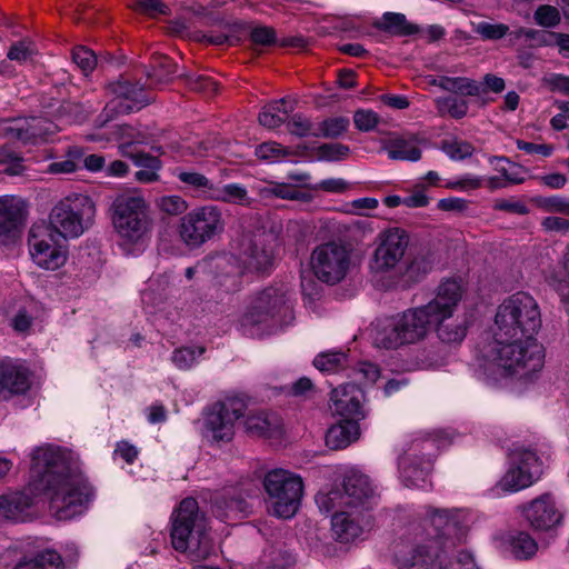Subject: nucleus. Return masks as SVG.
<instances>
[{
	"label": "nucleus",
	"instance_id": "obj_1",
	"mask_svg": "<svg viewBox=\"0 0 569 569\" xmlns=\"http://www.w3.org/2000/svg\"><path fill=\"white\" fill-rule=\"evenodd\" d=\"M94 496L77 465H32L22 490L0 495V520L24 521L42 499L58 520H71L88 510Z\"/></svg>",
	"mask_w": 569,
	"mask_h": 569
},
{
	"label": "nucleus",
	"instance_id": "obj_2",
	"mask_svg": "<svg viewBox=\"0 0 569 569\" xmlns=\"http://www.w3.org/2000/svg\"><path fill=\"white\" fill-rule=\"evenodd\" d=\"M420 516L393 541V562L398 569H445L447 552L459 540L462 512L425 507Z\"/></svg>",
	"mask_w": 569,
	"mask_h": 569
},
{
	"label": "nucleus",
	"instance_id": "obj_3",
	"mask_svg": "<svg viewBox=\"0 0 569 569\" xmlns=\"http://www.w3.org/2000/svg\"><path fill=\"white\" fill-rule=\"evenodd\" d=\"M248 399L243 396H229L216 402L204 419L206 435L214 441H230L234 436V422L246 417L244 430L254 437L278 439L282 436L280 419L263 411L247 415Z\"/></svg>",
	"mask_w": 569,
	"mask_h": 569
},
{
	"label": "nucleus",
	"instance_id": "obj_4",
	"mask_svg": "<svg viewBox=\"0 0 569 569\" xmlns=\"http://www.w3.org/2000/svg\"><path fill=\"white\" fill-rule=\"evenodd\" d=\"M449 309L431 299L428 303L410 308L377 325L373 343L378 348L397 349L426 338L435 320L449 315Z\"/></svg>",
	"mask_w": 569,
	"mask_h": 569
},
{
	"label": "nucleus",
	"instance_id": "obj_5",
	"mask_svg": "<svg viewBox=\"0 0 569 569\" xmlns=\"http://www.w3.org/2000/svg\"><path fill=\"white\" fill-rule=\"evenodd\" d=\"M293 320L292 295L283 286H271L257 292L242 317V327L250 336L262 337Z\"/></svg>",
	"mask_w": 569,
	"mask_h": 569
},
{
	"label": "nucleus",
	"instance_id": "obj_6",
	"mask_svg": "<svg viewBox=\"0 0 569 569\" xmlns=\"http://www.w3.org/2000/svg\"><path fill=\"white\" fill-rule=\"evenodd\" d=\"M208 520L200 511L194 498H184L171 515V543L180 552H186L191 560L206 559L213 550L208 532Z\"/></svg>",
	"mask_w": 569,
	"mask_h": 569
},
{
	"label": "nucleus",
	"instance_id": "obj_7",
	"mask_svg": "<svg viewBox=\"0 0 569 569\" xmlns=\"http://www.w3.org/2000/svg\"><path fill=\"white\" fill-rule=\"evenodd\" d=\"M543 363V347L535 337L500 339V378L527 386L537 379Z\"/></svg>",
	"mask_w": 569,
	"mask_h": 569
},
{
	"label": "nucleus",
	"instance_id": "obj_8",
	"mask_svg": "<svg viewBox=\"0 0 569 569\" xmlns=\"http://www.w3.org/2000/svg\"><path fill=\"white\" fill-rule=\"evenodd\" d=\"M541 326L539 303L529 292L517 291L500 303V338L535 337Z\"/></svg>",
	"mask_w": 569,
	"mask_h": 569
},
{
	"label": "nucleus",
	"instance_id": "obj_9",
	"mask_svg": "<svg viewBox=\"0 0 569 569\" xmlns=\"http://www.w3.org/2000/svg\"><path fill=\"white\" fill-rule=\"evenodd\" d=\"M268 512L279 519H291L298 512L303 497L302 478L283 468H276L263 478Z\"/></svg>",
	"mask_w": 569,
	"mask_h": 569
},
{
	"label": "nucleus",
	"instance_id": "obj_10",
	"mask_svg": "<svg viewBox=\"0 0 569 569\" xmlns=\"http://www.w3.org/2000/svg\"><path fill=\"white\" fill-rule=\"evenodd\" d=\"M96 216L93 200L82 193H71L59 200L49 214V227L62 238H78L88 230Z\"/></svg>",
	"mask_w": 569,
	"mask_h": 569
},
{
	"label": "nucleus",
	"instance_id": "obj_11",
	"mask_svg": "<svg viewBox=\"0 0 569 569\" xmlns=\"http://www.w3.org/2000/svg\"><path fill=\"white\" fill-rule=\"evenodd\" d=\"M110 210L113 227L122 239L136 243L149 231L151 219L143 197L119 194Z\"/></svg>",
	"mask_w": 569,
	"mask_h": 569
},
{
	"label": "nucleus",
	"instance_id": "obj_12",
	"mask_svg": "<svg viewBox=\"0 0 569 569\" xmlns=\"http://www.w3.org/2000/svg\"><path fill=\"white\" fill-rule=\"evenodd\" d=\"M313 276L328 286L342 282L352 267V249L341 241H328L313 248L310 256Z\"/></svg>",
	"mask_w": 569,
	"mask_h": 569
},
{
	"label": "nucleus",
	"instance_id": "obj_13",
	"mask_svg": "<svg viewBox=\"0 0 569 569\" xmlns=\"http://www.w3.org/2000/svg\"><path fill=\"white\" fill-rule=\"evenodd\" d=\"M224 229L221 210L216 206H203L186 213L178 227L181 241L196 249L213 239Z\"/></svg>",
	"mask_w": 569,
	"mask_h": 569
},
{
	"label": "nucleus",
	"instance_id": "obj_14",
	"mask_svg": "<svg viewBox=\"0 0 569 569\" xmlns=\"http://www.w3.org/2000/svg\"><path fill=\"white\" fill-rule=\"evenodd\" d=\"M463 290L461 284L456 280H446L441 282L436 292V299L440 305H446L449 315L437 319L433 322L438 338L445 343H461L467 336L468 319L466 316L452 319L457 307L462 299Z\"/></svg>",
	"mask_w": 569,
	"mask_h": 569
},
{
	"label": "nucleus",
	"instance_id": "obj_15",
	"mask_svg": "<svg viewBox=\"0 0 569 569\" xmlns=\"http://www.w3.org/2000/svg\"><path fill=\"white\" fill-rule=\"evenodd\" d=\"M237 261L226 271V292H232L239 288V279L244 270L267 271L272 264V249L266 244L263 234L243 237L239 254H232Z\"/></svg>",
	"mask_w": 569,
	"mask_h": 569
},
{
	"label": "nucleus",
	"instance_id": "obj_16",
	"mask_svg": "<svg viewBox=\"0 0 569 569\" xmlns=\"http://www.w3.org/2000/svg\"><path fill=\"white\" fill-rule=\"evenodd\" d=\"M62 238L44 223L33 224L29 230L28 246L32 260L40 268L57 270L67 260V251L57 243Z\"/></svg>",
	"mask_w": 569,
	"mask_h": 569
},
{
	"label": "nucleus",
	"instance_id": "obj_17",
	"mask_svg": "<svg viewBox=\"0 0 569 569\" xmlns=\"http://www.w3.org/2000/svg\"><path fill=\"white\" fill-rule=\"evenodd\" d=\"M116 94L104 107L97 122L103 127L118 114H127L148 104L144 84L121 79L111 86Z\"/></svg>",
	"mask_w": 569,
	"mask_h": 569
},
{
	"label": "nucleus",
	"instance_id": "obj_18",
	"mask_svg": "<svg viewBox=\"0 0 569 569\" xmlns=\"http://www.w3.org/2000/svg\"><path fill=\"white\" fill-rule=\"evenodd\" d=\"M409 244L407 232L400 228H391L378 236V244L373 252L370 268L375 272H386L396 268L402 260Z\"/></svg>",
	"mask_w": 569,
	"mask_h": 569
},
{
	"label": "nucleus",
	"instance_id": "obj_19",
	"mask_svg": "<svg viewBox=\"0 0 569 569\" xmlns=\"http://www.w3.org/2000/svg\"><path fill=\"white\" fill-rule=\"evenodd\" d=\"M521 515L535 530L548 531L562 522L563 511L551 493H543L519 507Z\"/></svg>",
	"mask_w": 569,
	"mask_h": 569
},
{
	"label": "nucleus",
	"instance_id": "obj_20",
	"mask_svg": "<svg viewBox=\"0 0 569 569\" xmlns=\"http://www.w3.org/2000/svg\"><path fill=\"white\" fill-rule=\"evenodd\" d=\"M58 129V126L43 117H30L16 119L1 123L4 136L22 141L23 143H37L47 140Z\"/></svg>",
	"mask_w": 569,
	"mask_h": 569
},
{
	"label": "nucleus",
	"instance_id": "obj_21",
	"mask_svg": "<svg viewBox=\"0 0 569 569\" xmlns=\"http://www.w3.org/2000/svg\"><path fill=\"white\" fill-rule=\"evenodd\" d=\"M372 528L371 516L358 511H337L331 518L335 538L342 543L363 540Z\"/></svg>",
	"mask_w": 569,
	"mask_h": 569
},
{
	"label": "nucleus",
	"instance_id": "obj_22",
	"mask_svg": "<svg viewBox=\"0 0 569 569\" xmlns=\"http://www.w3.org/2000/svg\"><path fill=\"white\" fill-rule=\"evenodd\" d=\"M365 393L356 383L341 385L331 391V410L342 419H355L357 422L366 417L362 402Z\"/></svg>",
	"mask_w": 569,
	"mask_h": 569
},
{
	"label": "nucleus",
	"instance_id": "obj_23",
	"mask_svg": "<svg viewBox=\"0 0 569 569\" xmlns=\"http://www.w3.org/2000/svg\"><path fill=\"white\" fill-rule=\"evenodd\" d=\"M31 387V372L27 366L10 358L0 359V398L23 395Z\"/></svg>",
	"mask_w": 569,
	"mask_h": 569
},
{
	"label": "nucleus",
	"instance_id": "obj_24",
	"mask_svg": "<svg viewBox=\"0 0 569 569\" xmlns=\"http://www.w3.org/2000/svg\"><path fill=\"white\" fill-rule=\"evenodd\" d=\"M476 376L479 380L495 386L498 372V339L491 331L485 332L476 347Z\"/></svg>",
	"mask_w": 569,
	"mask_h": 569
},
{
	"label": "nucleus",
	"instance_id": "obj_25",
	"mask_svg": "<svg viewBox=\"0 0 569 569\" xmlns=\"http://www.w3.org/2000/svg\"><path fill=\"white\" fill-rule=\"evenodd\" d=\"M341 487L345 491L346 505L349 508H371L378 500L379 493L377 487L370 479L361 473L347 476Z\"/></svg>",
	"mask_w": 569,
	"mask_h": 569
},
{
	"label": "nucleus",
	"instance_id": "obj_26",
	"mask_svg": "<svg viewBox=\"0 0 569 569\" xmlns=\"http://www.w3.org/2000/svg\"><path fill=\"white\" fill-rule=\"evenodd\" d=\"M433 83L446 91L479 97L483 102H487L486 96L489 92L498 93V77L492 73H487L481 82L466 77H442Z\"/></svg>",
	"mask_w": 569,
	"mask_h": 569
},
{
	"label": "nucleus",
	"instance_id": "obj_27",
	"mask_svg": "<svg viewBox=\"0 0 569 569\" xmlns=\"http://www.w3.org/2000/svg\"><path fill=\"white\" fill-rule=\"evenodd\" d=\"M452 443V435L437 430L432 433H418L408 443L405 449L412 450L415 456L420 453L419 458L425 462H430L437 458V452L448 448Z\"/></svg>",
	"mask_w": 569,
	"mask_h": 569
},
{
	"label": "nucleus",
	"instance_id": "obj_28",
	"mask_svg": "<svg viewBox=\"0 0 569 569\" xmlns=\"http://www.w3.org/2000/svg\"><path fill=\"white\" fill-rule=\"evenodd\" d=\"M542 473L539 465H511L500 479V488L508 493L518 492L537 482Z\"/></svg>",
	"mask_w": 569,
	"mask_h": 569
},
{
	"label": "nucleus",
	"instance_id": "obj_29",
	"mask_svg": "<svg viewBox=\"0 0 569 569\" xmlns=\"http://www.w3.org/2000/svg\"><path fill=\"white\" fill-rule=\"evenodd\" d=\"M237 259L231 254H219L204 258L193 267L186 269L187 279H192L196 273L211 274L216 280V284L226 291V271L236 263Z\"/></svg>",
	"mask_w": 569,
	"mask_h": 569
},
{
	"label": "nucleus",
	"instance_id": "obj_30",
	"mask_svg": "<svg viewBox=\"0 0 569 569\" xmlns=\"http://www.w3.org/2000/svg\"><path fill=\"white\" fill-rule=\"evenodd\" d=\"M385 150L391 160L416 162L421 158L419 138L416 134H402L390 139Z\"/></svg>",
	"mask_w": 569,
	"mask_h": 569
},
{
	"label": "nucleus",
	"instance_id": "obj_31",
	"mask_svg": "<svg viewBox=\"0 0 569 569\" xmlns=\"http://www.w3.org/2000/svg\"><path fill=\"white\" fill-rule=\"evenodd\" d=\"M359 435V423L355 419H342L328 429L326 445L332 450H341L356 441Z\"/></svg>",
	"mask_w": 569,
	"mask_h": 569
},
{
	"label": "nucleus",
	"instance_id": "obj_32",
	"mask_svg": "<svg viewBox=\"0 0 569 569\" xmlns=\"http://www.w3.org/2000/svg\"><path fill=\"white\" fill-rule=\"evenodd\" d=\"M23 220V208L14 199H0V237L14 232Z\"/></svg>",
	"mask_w": 569,
	"mask_h": 569
},
{
	"label": "nucleus",
	"instance_id": "obj_33",
	"mask_svg": "<svg viewBox=\"0 0 569 569\" xmlns=\"http://www.w3.org/2000/svg\"><path fill=\"white\" fill-rule=\"evenodd\" d=\"M30 458L32 462H73L79 456L71 449L53 443H44L36 447Z\"/></svg>",
	"mask_w": 569,
	"mask_h": 569
},
{
	"label": "nucleus",
	"instance_id": "obj_34",
	"mask_svg": "<svg viewBox=\"0 0 569 569\" xmlns=\"http://www.w3.org/2000/svg\"><path fill=\"white\" fill-rule=\"evenodd\" d=\"M375 28L388 32L392 36L407 37L419 31V27L409 22L405 14L396 12H386L381 19L375 22Z\"/></svg>",
	"mask_w": 569,
	"mask_h": 569
},
{
	"label": "nucleus",
	"instance_id": "obj_35",
	"mask_svg": "<svg viewBox=\"0 0 569 569\" xmlns=\"http://www.w3.org/2000/svg\"><path fill=\"white\" fill-rule=\"evenodd\" d=\"M13 569H63V560L57 551L46 549L23 557Z\"/></svg>",
	"mask_w": 569,
	"mask_h": 569
},
{
	"label": "nucleus",
	"instance_id": "obj_36",
	"mask_svg": "<svg viewBox=\"0 0 569 569\" xmlns=\"http://www.w3.org/2000/svg\"><path fill=\"white\" fill-rule=\"evenodd\" d=\"M508 551L519 560L531 559L538 551L537 541L526 531H516L507 537Z\"/></svg>",
	"mask_w": 569,
	"mask_h": 569
},
{
	"label": "nucleus",
	"instance_id": "obj_37",
	"mask_svg": "<svg viewBox=\"0 0 569 569\" xmlns=\"http://www.w3.org/2000/svg\"><path fill=\"white\" fill-rule=\"evenodd\" d=\"M343 496L345 491L341 487V483H328L319 490L315 499L320 511L323 513H329L336 508L348 507Z\"/></svg>",
	"mask_w": 569,
	"mask_h": 569
},
{
	"label": "nucleus",
	"instance_id": "obj_38",
	"mask_svg": "<svg viewBox=\"0 0 569 569\" xmlns=\"http://www.w3.org/2000/svg\"><path fill=\"white\" fill-rule=\"evenodd\" d=\"M210 199L240 206L250 204L248 190L239 183L214 184L213 191L210 192Z\"/></svg>",
	"mask_w": 569,
	"mask_h": 569
},
{
	"label": "nucleus",
	"instance_id": "obj_39",
	"mask_svg": "<svg viewBox=\"0 0 569 569\" xmlns=\"http://www.w3.org/2000/svg\"><path fill=\"white\" fill-rule=\"evenodd\" d=\"M401 482L408 488L429 489L431 482L429 480L430 470L423 465H401L399 469Z\"/></svg>",
	"mask_w": 569,
	"mask_h": 569
},
{
	"label": "nucleus",
	"instance_id": "obj_40",
	"mask_svg": "<svg viewBox=\"0 0 569 569\" xmlns=\"http://www.w3.org/2000/svg\"><path fill=\"white\" fill-rule=\"evenodd\" d=\"M286 100L282 98L264 106L259 113V123L268 129L279 128L284 123V119L280 113L288 114L290 110L284 107Z\"/></svg>",
	"mask_w": 569,
	"mask_h": 569
},
{
	"label": "nucleus",
	"instance_id": "obj_41",
	"mask_svg": "<svg viewBox=\"0 0 569 569\" xmlns=\"http://www.w3.org/2000/svg\"><path fill=\"white\" fill-rule=\"evenodd\" d=\"M313 366L322 372H337L349 366V356L343 351H326L313 359Z\"/></svg>",
	"mask_w": 569,
	"mask_h": 569
},
{
	"label": "nucleus",
	"instance_id": "obj_42",
	"mask_svg": "<svg viewBox=\"0 0 569 569\" xmlns=\"http://www.w3.org/2000/svg\"><path fill=\"white\" fill-rule=\"evenodd\" d=\"M350 121L347 117L327 118L317 123L315 138L337 139L348 131Z\"/></svg>",
	"mask_w": 569,
	"mask_h": 569
},
{
	"label": "nucleus",
	"instance_id": "obj_43",
	"mask_svg": "<svg viewBox=\"0 0 569 569\" xmlns=\"http://www.w3.org/2000/svg\"><path fill=\"white\" fill-rule=\"evenodd\" d=\"M82 157V149L72 147L68 150L66 158L49 163L47 172L51 174L72 173L78 170Z\"/></svg>",
	"mask_w": 569,
	"mask_h": 569
},
{
	"label": "nucleus",
	"instance_id": "obj_44",
	"mask_svg": "<svg viewBox=\"0 0 569 569\" xmlns=\"http://www.w3.org/2000/svg\"><path fill=\"white\" fill-rule=\"evenodd\" d=\"M91 110L80 102L63 101L57 109L58 120L66 123H80L90 114Z\"/></svg>",
	"mask_w": 569,
	"mask_h": 569
},
{
	"label": "nucleus",
	"instance_id": "obj_45",
	"mask_svg": "<svg viewBox=\"0 0 569 569\" xmlns=\"http://www.w3.org/2000/svg\"><path fill=\"white\" fill-rule=\"evenodd\" d=\"M177 72V64L166 56L154 58L152 71L148 73L151 82L157 84L171 81Z\"/></svg>",
	"mask_w": 569,
	"mask_h": 569
},
{
	"label": "nucleus",
	"instance_id": "obj_46",
	"mask_svg": "<svg viewBox=\"0 0 569 569\" xmlns=\"http://www.w3.org/2000/svg\"><path fill=\"white\" fill-rule=\"evenodd\" d=\"M120 152L122 156L130 158L134 166L140 169H160L161 163L157 157L149 153L137 151L134 143L127 142L120 144Z\"/></svg>",
	"mask_w": 569,
	"mask_h": 569
},
{
	"label": "nucleus",
	"instance_id": "obj_47",
	"mask_svg": "<svg viewBox=\"0 0 569 569\" xmlns=\"http://www.w3.org/2000/svg\"><path fill=\"white\" fill-rule=\"evenodd\" d=\"M177 178L184 184L196 191L201 192L210 199V192L213 191L214 183L202 173L196 171L177 170Z\"/></svg>",
	"mask_w": 569,
	"mask_h": 569
},
{
	"label": "nucleus",
	"instance_id": "obj_48",
	"mask_svg": "<svg viewBox=\"0 0 569 569\" xmlns=\"http://www.w3.org/2000/svg\"><path fill=\"white\" fill-rule=\"evenodd\" d=\"M203 347H182L176 349L171 355V361L180 370L190 369L204 353Z\"/></svg>",
	"mask_w": 569,
	"mask_h": 569
},
{
	"label": "nucleus",
	"instance_id": "obj_49",
	"mask_svg": "<svg viewBox=\"0 0 569 569\" xmlns=\"http://www.w3.org/2000/svg\"><path fill=\"white\" fill-rule=\"evenodd\" d=\"M441 149L451 160L455 161H461L472 156L475 151V148L471 143L459 139L443 140L441 143Z\"/></svg>",
	"mask_w": 569,
	"mask_h": 569
},
{
	"label": "nucleus",
	"instance_id": "obj_50",
	"mask_svg": "<svg viewBox=\"0 0 569 569\" xmlns=\"http://www.w3.org/2000/svg\"><path fill=\"white\" fill-rule=\"evenodd\" d=\"M289 132L299 138L313 137L317 133V123L301 113H295L287 123Z\"/></svg>",
	"mask_w": 569,
	"mask_h": 569
},
{
	"label": "nucleus",
	"instance_id": "obj_51",
	"mask_svg": "<svg viewBox=\"0 0 569 569\" xmlns=\"http://www.w3.org/2000/svg\"><path fill=\"white\" fill-rule=\"evenodd\" d=\"M254 154L258 159L270 163L278 162L290 152L277 142H263L256 147Z\"/></svg>",
	"mask_w": 569,
	"mask_h": 569
},
{
	"label": "nucleus",
	"instance_id": "obj_52",
	"mask_svg": "<svg viewBox=\"0 0 569 569\" xmlns=\"http://www.w3.org/2000/svg\"><path fill=\"white\" fill-rule=\"evenodd\" d=\"M318 159L321 161H340L350 153V148L342 143H323L317 149Z\"/></svg>",
	"mask_w": 569,
	"mask_h": 569
},
{
	"label": "nucleus",
	"instance_id": "obj_53",
	"mask_svg": "<svg viewBox=\"0 0 569 569\" xmlns=\"http://www.w3.org/2000/svg\"><path fill=\"white\" fill-rule=\"evenodd\" d=\"M72 60L84 74L90 73L97 66V57L94 52L84 46L73 48Z\"/></svg>",
	"mask_w": 569,
	"mask_h": 569
},
{
	"label": "nucleus",
	"instance_id": "obj_54",
	"mask_svg": "<svg viewBox=\"0 0 569 569\" xmlns=\"http://www.w3.org/2000/svg\"><path fill=\"white\" fill-rule=\"evenodd\" d=\"M535 20L541 27L552 28L560 22V13L556 7L543 4L536 10Z\"/></svg>",
	"mask_w": 569,
	"mask_h": 569
},
{
	"label": "nucleus",
	"instance_id": "obj_55",
	"mask_svg": "<svg viewBox=\"0 0 569 569\" xmlns=\"http://www.w3.org/2000/svg\"><path fill=\"white\" fill-rule=\"evenodd\" d=\"M158 207L168 214L177 216L188 209V203L180 196H163L158 199Z\"/></svg>",
	"mask_w": 569,
	"mask_h": 569
},
{
	"label": "nucleus",
	"instance_id": "obj_56",
	"mask_svg": "<svg viewBox=\"0 0 569 569\" xmlns=\"http://www.w3.org/2000/svg\"><path fill=\"white\" fill-rule=\"evenodd\" d=\"M535 202L537 203L538 207L547 211H555L569 214V200L562 197H537L535 198Z\"/></svg>",
	"mask_w": 569,
	"mask_h": 569
},
{
	"label": "nucleus",
	"instance_id": "obj_57",
	"mask_svg": "<svg viewBox=\"0 0 569 569\" xmlns=\"http://www.w3.org/2000/svg\"><path fill=\"white\" fill-rule=\"evenodd\" d=\"M353 123L360 131H371L379 123V117L372 110H358L353 114Z\"/></svg>",
	"mask_w": 569,
	"mask_h": 569
},
{
	"label": "nucleus",
	"instance_id": "obj_58",
	"mask_svg": "<svg viewBox=\"0 0 569 569\" xmlns=\"http://www.w3.org/2000/svg\"><path fill=\"white\" fill-rule=\"evenodd\" d=\"M548 283L559 293L561 301L569 308V273L555 272Z\"/></svg>",
	"mask_w": 569,
	"mask_h": 569
},
{
	"label": "nucleus",
	"instance_id": "obj_59",
	"mask_svg": "<svg viewBox=\"0 0 569 569\" xmlns=\"http://www.w3.org/2000/svg\"><path fill=\"white\" fill-rule=\"evenodd\" d=\"M431 270L430 261L425 257L413 258L407 267L406 274L410 280L418 281Z\"/></svg>",
	"mask_w": 569,
	"mask_h": 569
},
{
	"label": "nucleus",
	"instance_id": "obj_60",
	"mask_svg": "<svg viewBox=\"0 0 569 569\" xmlns=\"http://www.w3.org/2000/svg\"><path fill=\"white\" fill-rule=\"evenodd\" d=\"M356 376H360L363 383H375L380 377V369L377 365L362 361L353 369Z\"/></svg>",
	"mask_w": 569,
	"mask_h": 569
},
{
	"label": "nucleus",
	"instance_id": "obj_61",
	"mask_svg": "<svg viewBox=\"0 0 569 569\" xmlns=\"http://www.w3.org/2000/svg\"><path fill=\"white\" fill-rule=\"evenodd\" d=\"M250 39L258 46H271L276 42V31L271 27H256L250 32Z\"/></svg>",
	"mask_w": 569,
	"mask_h": 569
},
{
	"label": "nucleus",
	"instance_id": "obj_62",
	"mask_svg": "<svg viewBox=\"0 0 569 569\" xmlns=\"http://www.w3.org/2000/svg\"><path fill=\"white\" fill-rule=\"evenodd\" d=\"M187 84L193 91L211 93L217 91V83L204 76H191L187 78Z\"/></svg>",
	"mask_w": 569,
	"mask_h": 569
},
{
	"label": "nucleus",
	"instance_id": "obj_63",
	"mask_svg": "<svg viewBox=\"0 0 569 569\" xmlns=\"http://www.w3.org/2000/svg\"><path fill=\"white\" fill-rule=\"evenodd\" d=\"M438 103L445 107L451 117L456 119H460L467 114L468 104L463 100H459L457 98H446L442 100H438Z\"/></svg>",
	"mask_w": 569,
	"mask_h": 569
},
{
	"label": "nucleus",
	"instance_id": "obj_64",
	"mask_svg": "<svg viewBox=\"0 0 569 569\" xmlns=\"http://www.w3.org/2000/svg\"><path fill=\"white\" fill-rule=\"evenodd\" d=\"M32 43L23 40L13 43L10 47L7 57L10 60L22 62L26 61L32 54Z\"/></svg>",
	"mask_w": 569,
	"mask_h": 569
}]
</instances>
